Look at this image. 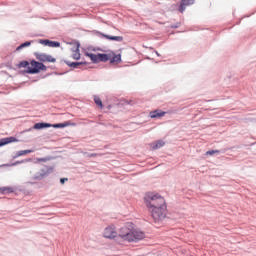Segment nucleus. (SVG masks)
Here are the masks:
<instances>
[{
    "label": "nucleus",
    "instance_id": "f257e3e1",
    "mask_svg": "<svg viewBox=\"0 0 256 256\" xmlns=\"http://www.w3.org/2000/svg\"><path fill=\"white\" fill-rule=\"evenodd\" d=\"M144 203L154 221L165 219L167 204H165L163 196L158 193L148 192L144 196Z\"/></svg>",
    "mask_w": 256,
    "mask_h": 256
},
{
    "label": "nucleus",
    "instance_id": "f03ea898",
    "mask_svg": "<svg viewBox=\"0 0 256 256\" xmlns=\"http://www.w3.org/2000/svg\"><path fill=\"white\" fill-rule=\"evenodd\" d=\"M41 71H47V66L41 62H37L35 60H32L30 62V66H28L26 73H29L30 75H35L37 73H41Z\"/></svg>",
    "mask_w": 256,
    "mask_h": 256
},
{
    "label": "nucleus",
    "instance_id": "7ed1b4c3",
    "mask_svg": "<svg viewBox=\"0 0 256 256\" xmlns=\"http://www.w3.org/2000/svg\"><path fill=\"white\" fill-rule=\"evenodd\" d=\"M132 229H133L132 224H126L125 226L120 228L118 236L120 237V239H122V241H128L130 243V240L132 239L131 238Z\"/></svg>",
    "mask_w": 256,
    "mask_h": 256
},
{
    "label": "nucleus",
    "instance_id": "20e7f679",
    "mask_svg": "<svg viewBox=\"0 0 256 256\" xmlns=\"http://www.w3.org/2000/svg\"><path fill=\"white\" fill-rule=\"evenodd\" d=\"M102 235L105 239H115L118 235L117 228L114 225L107 226Z\"/></svg>",
    "mask_w": 256,
    "mask_h": 256
},
{
    "label": "nucleus",
    "instance_id": "39448f33",
    "mask_svg": "<svg viewBox=\"0 0 256 256\" xmlns=\"http://www.w3.org/2000/svg\"><path fill=\"white\" fill-rule=\"evenodd\" d=\"M35 57L41 63H55L57 61L53 56L45 53H35Z\"/></svg>",
    "mask_w": 256,
    "mask_h": 256
},
{
    "label": "nucleus",
    "instance_id": "423d86ee",
    "mask_svg": "<svg viewBox=\"0 0 256 256\" xmlns=\"http://www.w3.org/2000/svg\"><path fill=\"white\" fill-rule=\"evenodd\" d=\"M141 239H145V233L143 231L133 229L132 226L130 243L133 241H141Z\"/></svg>",
    "mask_w": 256,
    "mask_h": 256
},
{
    "label": "nucleus",
    "instance_id": "0eeeda50",
    "mask_svg": "<svg viewBox=\"0 0 256 256\" xmlns=\"http://www.w3.org/2000/svg\"><path fill=\"white\" fill-rule=\"evenodd\" d=\"M39 43L41 45H45L46 47H61V43L57 41H51V40H39Z\"/></svg>",
    "mask_w": 256,
    "mask_h": 256
},
{
    "label": "nucleus",
    "instance_id": "6e6552de",
    "mask_svg": "<svg viewBox=\"0 0 256 256\" xmlns=\"http://www.w3.org/2000/svg\"><path fill=\"white\" fill-rule=\"evenodd\" d=\"M166 113L167 112H163L161 110H154L149 113V117H151V119H157V118L165 117Z\"/></svg>",
    "mask_w": 256,
    "mask_h": 256
},
{
    "label": "nucleus",
    "instance_id": "1a4fd4ad",
    "mask_svg": "<svg viewBox=\"0 0 256 256\" xmlns=\"http://www.w3.org/2000/svg\"><path fill=\"white\" fill-rule=\"evenodd\" d=\"M195 3V0H181L179 11L180 13H183L185 11V7L189 5H193Z\"/></svg>",
    "mask_w": 256,
    "mask_h": 256
},
{
    "label": "nucleus",
    "instance_id": "9d476101",
    "mask_svg": "<svg viewBox=\"0 0 256 256\" xmlns=\"http://www.w3.org/2000/svg\"><path fill=\"white\" fill-rule=\"evenodd\" d=\"M17 138L15 137H7L0 140V147H3L5 145H9V143H17Z\"/></svg>",
    "mask_w": 256,
    "mask_h": 256
},
{
    "label": "nucleus",
    "instance_id": "9b49d317",
    "mask_svg": "<svg viewBox=\"0 0 256 256\" xmlns=\"http://www.w3.org/2000/svg\"><path fill=\"white\" fill-rule=\"evenodd\" d=\"M110 63H121V54H115L114 52H110Z\"/></svg>",
    "mask_w": 256,
    "mask_h": 256
},
{
    "label": "nucleus",
    "instance_id": "f8f14e48",
    "mask_svg": "<svg viewBox=\"0 0 256 256\" xmlns=\"http://www.w3.org/2000/svg\"><path fill=\"white\" fill-rule=\"evenodd\" d=\"M15 189L11 186L0 187V195H9L14 193Z\"/></svg>",
    "mask_w": 256,
    "mask_h": 256
},
{
    "label": "nucleus",
    "instance_id": "ddd939ff",
    "mask_svg": "<svg viewBox=\"0 0 256 256\" xmlns=\"http://www.w3.org/2000/svg\"><path fill=\"white\" fill-rule=\"evenodd\" d=\"M98 59H99V63H107V61H109V59H111V55L110 52L107 54H101L98 53Z\"/></svg>",
    "mask_w": 256,
    "mask_h": 256
},
{
    "label": "nucleus",
    "instance_id": "4468645a",
    "mask_svg": "<svg viewBox=\"0 0 256 256\" xmlns=\"http://www.w3.org/2000/svg\"><path fill=\"white\" fill-rule=\"evenodd\" d=\"M102 37H104V39H108V41H123V36H110L107 34H102Z\"/></svg>",
    "mask_w": 256,
    "mask_h": 256
},
{
    "label": "nucleus",
    "instance_id": "2eb2a0df",
    "mask_svg": "<svg viewBox=\"0 0 256 256\" xmlns=\"http://www.w3.org/2000/svg\"><path fill=\"white\" fill-rule=\"evenodd\" d=\"M86 55L91 59L92 63H99V54L87 53Z\"/></svg>",
    "mask_w": 256,
    "mask_h": 256
},
{
    "label": "nucleus",
    "instance_id": "dca6fc26",
    "mask_svg": "<svg viewBox=\"0 0 256 256\" xmlns=\"http://www.w3.org/2000/svg\"><path fill=\"white\" fill-rule=\"evenodd\" d=\"M48 127H51V124H49V123H36L34 125V129H47Z\"/></svg>",
    "mask_w": 256,
    "mask_h": 256
},
{
    "label": "nucleus",
    "instance_id": "f3484780",
    "mask_svg": "<svg viewBox=\"0 0 256 256\" xmlns=\"http://www.w3.org/2000/svg\"><path fill=\"white\" fill-rule=\"evenodd\" d=\"M28 153H33V150H21L16 153L15 158L23 157V155H28Z\"/></svg>",
    "mask_w": 256,
    "mask_h": 256
},
{
    "label": "nucleus",
    "instance_id": "a211bd4d",
    "mask_svg": "<svg viewBox=\"0 0 256 256\" xmlns=\"http://www.w3.org/2000/svg\"><path fill=\"white\" fill-rule=\"evenodd\" d=\"M72 58L76 61H79V59H81V53H79V48H76V50L73 51Z\"/></svg>",
    "mask_w": 256,
    "mask_h": 256
},
{
    "label": "nucleus",
    "instance_id": "6ab92c4d",
    "mask_svg": "<svg viewBox=\"0 0 256 256\" xmlns=\"http://www.w3.org/2000/svg\"><path fill=\"white\" fill-rule=\"evenodd\" d=\"M68 67H73L74 69H77L78 65H85V62H66Z\"/></svg>",
    "mask_w": 256,
    "mask_h": 256
},
{
    "label": "nucleus",
    "instance_id": "aec40b11",
    "mask_svg": "<svg viewBox=\"0 0 256 256\" xmlns=\"http://www.w3.org/2000/svg\"><path fill=\"white\" fill-rule=\"evenodd\" d=\"M94 102L96 103V105H97L98 107H100V109H103V101H101V98L95 96V97H94Z\"/></svg>",
    "mask_w": 256,
    "mask_h": 256
},
{
    "label": "nucleus",
    "instance_id": "412c9836",
    "mask_svg": "<svg viewBox=\"0 0 256 256\" xmlns=\"http://www.w3.org/2000/svg\"><path fill=\"white\" fill-rule=\"evenodd\" d=\"M163 145H165V142L159 140V141L155 142L153 149H161V147H163Z\"/></svg>",
    "mask_w": 256,
    "mask_h": 256
},
{
    "label": "nucleus",
    "instance_id": "4be33fe9",
    "mask_svg": "<svg viewBox=\"0 0 256 256\" xmlns=\"http://www.w3.org/2000/svg\"><path fill=\"white\" fill-rule=\"evenodd\" d=\"M18 67H19V69H21V68H25V67H30V64H29V62H27V61H21L19 64H18Z\"/></svg>",
    "mask_w": 256,
    "mask_h": 256
},
{
    "label": "nucleus",
    "instance_id": "5701e85b",
    "mask_svg": "<svg viewBox=\"0 0 256 256\" xmlns=\"http://www.w3.org/2000/svg\"><path fill=\"white\" fill-rule=\"evenodd\" d=\"M29 45H31V42H24L20 46H18L16 50L21 51V49H23L25 47H29Z\"/></svg>",
    "mask_w": 256,
    "mask_h": 256
},
{
    "label": "nucleus",
    "instance_id": "b1692460",
    "mask_svg": "<svg viewBox=\"0 0 256 256\" xmlns=\"http://www.w3.org/2000/svg\"><path fill=\"white\" fill-rule=\"evenodd\" d=\"M53 127L54 129H61L63 127H67V124L65 123L54 124Z\"/></svg>",
    "mask_w": 256,
    "mask_h": 256
},
{
    "label": "nucleus",
    "instance_id": "393cba45",
    "mask_svg": "<svg viewBox=\"0 0 256 256\" xmlns=\"http://www.w3.org/2000/svg\"><path fill=\"white\" fill-rule=\"evenodd\" d=\"M215 153H220L219 150H209L206 152V155H215Z\"/></svg>",
    "mask_w": 256,
    "mask_h": 256
},
{
    "label": "nucleus",
    "instance_id": "a878e982",
    "mask_svg": "<svg viewBox=\"0 0 256 256\" xmlns=\"http://www.w3.org/2000/svg\"><path fill=\"white\" fill-rule=\"evenodd\" d=\"M65 181H68V179L67 178H61L60 179V183H62V185L65 183Z\"/></svg>",
    "mask_w": 256,
    "mask_h": 256
},
{
    "label": "nucleus",
    "instance_id": "bb28decb",
    "mask_svg": "<svg viewBox=\"0 0 256 256\" xmlns=\"http://www.w3.org/2000/svg\"><path fill=\"white\" fill-rule=\"evenodd\" d=\"M38 161H40L41 163H45V161H47V159H45V158H38Z\"/></svg>",
    "mask_w": 256,
    "mask_h": 256
},
{
    "label": "nucleus",
    "instance_id": "cd10ccee",
    "mask_svg": "<svg viewBox=\"0 0 256 256\" xmlns=\"http://www.w3.org/2000/svg\"><path fill=\"white\" fill-rule=\"evenodd\" d=\"M90 157H97V154H90Z\"/></svg>",
    "mask_w": 256,
    "mask_h": 256
},
{
    "label": "nucleus",
    "instance_id": "c85d7f7f",
    "mask_svg": "<svg viewBox=\"0 0 256 256\" xmlns=\"http://www.w3.org/2000/svg\"><path fill=\"white\" fill-rule=\"evenodd\" d=\"M18 163H20V162H17L15 165H17ZM21 163H25V161H24V160H22V161H21Z\"/></svg>",
    "mask_w": 256,
    "mask_h": 256
},
{
    "label": "nucleus",
    "instance_id": "c756f323",
    "mask_svg": "<svg viewBox=\"0 0 256 256\" xmlns=\"http://www.w3.org/2000/svg\"><path fill=\"white\" fill-rule=\"evenodd\" d=\"M156 55H158V57H159V53L158 52H156Z\"/></svg>",
    "mask_w": 256,
    "mask_h": 256
}]
</instances>
